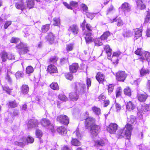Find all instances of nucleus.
<instances>
[{"instance_id": "nucleus-1", "label": "nucleus", "mask_w": 150, "mask_h": 150, "mask_svg": "<svg viewBox=\"0 0 150 150\" xmlns=\"http://www.w3.org/2000/svg\"><path fill=\"white\" fill-rule=\"evenodd\" d=\"M135 118L133 115H131L128 121L129 123H127L123 129L119 130L117 132V135L119 138H121L125 136L127 139H129L131 134V131L132 129V126L130 124L134 123Z\"/></svg>"}, {"instance_id": "nucleus-2", "label": "nucleus", "mask_w": 150, "mask_h": 150, "mask_svg": "<svg viewBox=\"0 0 150 150\" xmlns=\"http://www.w3.org/2000/svg\"><path fill=\"white\" fill-rule=\"evenodd\" d=\"M85 125L87 129H90V132L93 136H96L99 132L100 127L95 124V120L93 117H88L86 119Z\"/></svg>"}, {"instance_id": "nucleus-3", "label": "nucleus", "mask_w": 150, "mask_h": 150, "mask_svg": "<svg viewBox=\"0 0 150 150\" xmlns=\"http://www.w3.org/2000/svg\"><path fill=\"white\" fill-rule=\"evenodd\" d=\"M105 51L106 54L108 55V58L109 59H111L112 61L114 60V59H115L116 61H114L113 62L114 63H116L117 62V57L121 54V52L119 51H117L114 52L113 54L112 57V58H111V55L112 50L111 49L109 45H106L105 47Z\"/></svg>"}, {"instance_id": "nucleus-4", "label": "nucleus", "mask_w": 150, "mask_h": 150, "mask_svg": "<svg viewBox=\"0 0 150 150\" xmlns=\"http://www.w3.org/2000/svg\"><path fill=\"white\" fill-rule=\"evenodd\" d=\"M34 141V138L30 136H28L26 138L25 137H21L19 141L14 142V144L22 147L24 146L27 143H32Z\"/></svg>"}, {"instance_id": "nucleus-5", "label": "nucleus", "mask_w": 150, "mask_h": 150, "mask_svg": "<svg viewBox=\"0 0 150 150\" xmlns=\"http://www.w3.org/2000/svg\"><path fill=\"white\" fill-rule=\"evenodd\" d=\"M18 49V51L19 54L23 55L27 53L29 51L28 48L26 44H23L21 42L16 47Z\"/></svg>"}, {"instance_id": "nucleus-6", "label": "nucleus", "mask_w": 150, "mask_h": 150, "mask_svg": "<svg viewBox=\"0 0 150 150\" xmlns=\"http://www.w3.org/2000/svg\"><path fill=\"white\" fill-rule=\"evenodd\" d=\"M40 123L43 126L47 127L51 130L52 132L53 133L54 132L53 125L50 123V121L48 119H43L40 121Z\"/></svg>"}, {"instance_id": "nucleus-7", "label": "nucleus", "mask_w": 150, "mask_h": 150, "mask_svg": "<svg viewBox=\"0 0 150 150\" xmlns=\"http://www.w3.org/2000/svg\"><path fill=\"white\" fill-rule=\"evenodd\" d=\"M86 85L82 82H76L75 83V88L76 91L81 93H84L86 89Z\"/></svg>"}, {"instance_id": "nucleus-8", "label": "nucleus", "mask_w": 150, "mask_h": 150, "mask_svg": "<svg viewBox=\"0 0 150 150\" xmlns=\"http://www.w3.org/2000/svg\"><path fill=\"white\" fill-rule=\"evenodd\" d=\"M67 30L69 32L72 33L74 35H76L79 31V29L77 25L75 24L68 25Z\"/></svg>"}, {"instance_id": "nucleus-9", "label": "nucleus", "mask_w": 150, "mask_h": 150, "mask_svg": "<svg viewBox=\"0 0 150 150\" xmlns=\"http://www.w3.org/2000/svg\"><path fill=\"white\" fill-rule=\"evenodd\" d=\"M126 77L127 74L124 71H119L116 74V79L119 81H123Z\"/></svg>"}, {"instance_id": "nucleus-10", "label": "nucleus", "mask_w": 150, "mask_h": 150, "mask_svg": "<svg viewBox=\"0 0 150 150\" xmlns=\"http://www.w3.org/2000/svg\"><path fill=\"white\" fill-rule=\"evenodd\" d=\"M118 125L115 123H111L108 127L107 130L110 134H115L117 129Z\"/></svg>"}, {"instance_id": "nucleus-11", "label": "nucleus", "mask_w": 150, "mask_h": 150, "mask_svg": "<svg viewBox=\"0 0 150 150\" xmlns=\"http://www.w3.org/2000/svg\"><path fill=\"white\" fill-rule=\"evenodd\" d=\"M38 120L35 119H31L28 122V126L29 128H35L38 127Z\"/></svg>"}, {"instance_id": "nucleus-12", "label": "nucleus", "mask_w": 150, "mask_h": 150, "mask_svg": "<svg viewBox=\"0 0 150 150\" xmlns=\"http://www.w3.org/2000/svg\"><path fill=\"white\" fill-rule=\"evenodd\" d=\"M91 33L90 32L88 33L87 32H85L83 35V37L85 38L87 44L90 43L93 41V38L91 37Z\"/></svg>"}, {"instance_id": "nucleus-13", "label": "nucleus", "mask_w": 150, "mask_h": 150, "mask_svg": "<svg viewBox=\"0 0 150 150\" xmlns=\"http://www.w3.org/2000/svg\"><path fill=\"white\" fill-rule=\"evenodd\" d=\"M54 36L53 33H50L46 36L45 38L50 44H52L54 42Z\"/></svg>"}, {"instance_id": "nucleus-14", "label": "nucleus", "mask_w": 150, "mask_h": 150, "mask_svg": "<svg viewBox=\"0 0 150 150\" xmlns=\"http://www.w3.org/2000/svg\"><path fill=\"white\" fill-rule=\"evenodd\" d=\"M96 78L99 83H102L104 81L105 77L102 73L98 72L96 76Z\"/></svg>"}, {"instance_id": "nucleus-15", "label": "nucleus", "mask_w": 150, "mask_h": 150, "mask_svg": "<svg viewBox=\"0 0 150 150\" xmlns=\"http://www.w3.org/2000/svg\"><path fill=\"white\" fill-rule=\"evenodd\" d=\"M47 70L51 74H52L54 73H57V67L52 64H50L48 66Z\"/></svg>"}, {"instance_id": "nucleus-16", "label": "nucleus", "mask_w": 150, "mask_h": 150, "mask_svg": "<svg viewBox=\"0 0 150 150\" xmlns=\"http://www.w3.org/2000/svg\"><path fill=\"white\" fill-rule=\"evenodd\" d=\"M145 58L143 56L141 57L140 58V60L143 62L144 60H146L148 62L150 61V53L147 51H145L144 53Z\"/></svg>"}, {"instance_id": "nucleus-17", "label": "nucleus", "mask_w": 150, "mask_h": 150, "mask_svg": "<svg viewBox=\"0 0 150 150\" xmlns=\"http://www.w3.org/2000/svg\"><path fill=\"white\" fill-rule=\"evenodd\" d=\"M150 110V105L144 104L142 105L141 111L144 113H146Z\"/></svg>"}, {"instance_id": "nucleus-18", "label": "nucleus", "mask_w": 150, "mask_h": 150, "mask_svg": "<svg viewBox=\"0 0 150 150\" xmlns=\"http://www.w3.org/2000/svg\"><path fill=\"white\" fill-rule=\"evenodd\" d=\"M15 6L16 8L18 9L22 10L26 8V7L24 5V3L22 0L16 3Z\"/></svg>"}, {"instance_id": "nucleus-19", "label": "nucleus", "mask_w": 150, "mask_h": 150, "mask_svg": "<svg viewBox=\"0 0 150 150\" xmlns=\"http://www.w3.org/2000/svg\"><path fill=\"white\" fill-rule=\"evenodd\" d=\"M70 99L72 101H76L78 98V96L76 92H72L69 95Z\"/></svg>"}, {"instance_id": "nucleus-20", "label": "nucleus", "mask_w": 150, "mask_h": 150, "mask_svg": "<svg viewBox=\"0 0 150 150\" xmlns=\"http://www.w3.org/2000/svg\"><path fill=\"white\" fill-rule=\"evenodd\" d=\"M79 67L78 64L77 63H74L72 64L69 67V69L70 71L72 72H76Z\"/></svg>"}, {"instance_id": "nucleus-21", "label": "nucleus", "mask_w": 150, "mask_h": 150, "mask_svg": "<svg viewBox=\"0 0 150 150\" xmlns=\"http://www.w3.org/2000/svg\"><path fill=\"white\" fill-rule=\"evenodd\" d=\"M57 120L62 124H64L66 121V116L65 115H59L57 117Z\"/></svg>"}, {"instance_id": "nucleus-22", "label": "nucleus", "mask_w": 150, "mask_h": 150, "mask_svg": "<svg viewBox=\"0 0 150 150\" xmlns=\"http://www.w3.org/2000/svg\"><path fill=\"white\" fill-rule=\"evenodd\" d=\"M138 100L140 102L145 101L147 97V96L145 94H139L137 95Z\"/></svg>"}, {"instance_id": "nucleus-23", "label": "nucleus", "mask_w": 150, "mask_h": 150, "mask_svg": "<svg viewBox=\"0 0 150 150\" xmlns=\"http://www.w3.org/2000/svg\"><path fill=\"white\" fill-rule=\"evenodd\" d=\"M70 6H69V4L66 3V7L68 9H72L71 7H76L78 6V4L77 2L71 1L70 2Z\"/></svg>"}, {"instance_id": "nucleus-24", "label": "nucleus", "mask_w": 150, "mask_h": 150, "mask_svg": "<svg viewBox=\"0 0 150 150\" xmlns=\"http://www.w3.org/2000/svg\"><path fill=\"white\" fill-rule=\"evenodd\" d=\"M126 106L127 109L129 110H133L135 108L134 105L131 101H129L127 103Z\"/></svg>"}, {"instance_id": "nucleus-25", "label": "nucleus", "mask_w": 150, "mask_h": 150, "mask_svg": "<svg viewBox=\"0 0 150 150\" xmlns=\"http://www.w3.org/2000/svg\"><path fill=\"white\" fill-rule=\"evenodd\" d=\"M122 9H130L131 8V5L128 3L125 2L121 5L119 8Z\"/></svg>"}, {"instance_id": "nucleus-26", "label": "nucleus", "mask_w": 150, "mask_h": 150, "mask_svg": "<svg viewBox=\"0 0 150 150\" xmlns=\"http://www.w3.org/2000/svg\"><path fill=\"white\" fill-rule=\"evenodd\" d=\"M21 90L22 93L23 94H26L29 91V87L27 85H23L22 86Z\"/></svg>"}, {"instance_id": "nucleus-27", "label": "nucleus", "mask_w": 150, "mask_h": 150, "mask_svg": "<svg viewBox=\"0 0 150 150\" xmlns=\"http://www.w3.org/2000/svg\"><path fill=\"white\" fill-rule=\"evenodd\" d=\"M136 3L139 8L140 9H144L145 8V6L142 4V0H137Z\"/></svg>"}, {"instance_id": "nucleus-28", "label": "nucleus", "mask_w": 150, "mask_h": 150, "mask_svg": "<svg viewBox=\"0 0 150 150\" xmlns=\"http://www.w3.org/2000/svg\"><path fill=\"white\" fill-rule=\"evenodd\" d=\"M135 38L136 39H137L139 37L141 36L142 35V31L138 29H134Z\"/></svg>"}, {"instance_id": "nucleus-29", "label": "nucleus", "mask_w": 150, "mask_h": 150, "mask_svg": "<svg viewBox=\"0 0 150 150\" xmlns=\"http://www.w3.org/2000/svg\"><path fill=\"white\" fill-rule=\"evenodd\" d=\"M110 33L109 31H106L101 36L100 38L101 40H105L110 35Z\"/></svg>"}, {"instance_id": "nucleus-30", "label": "nucleus", "mask_w": 150, "mask_h": 150, "mask_svg": "<svg viewBox=\"0 0 150 150\" xmlns=\"http://www.w3.org/2000/svg\"><path fill=\"white\" fill-rule=\"evenodd\" d=\"M28 7L29 9L32 8L34 5V0H26Z\"/></svg>"}, {"instance_id": "nucleus-31", "label": "nucleus", "mask_w": 150, "mask_h": 150, "mask_svg": "<svg viewBox=\"0 0 150 150\" xmlns=\"http://www.w3.org/2000/svg\"><path fill=\"white\" fill-rule=\"evenodd\" d=\"M50 28V24H47L42 26L41 31L42 33H45L48 31Z\"/></svg>"}, {"instance_id": "nucleus-32", "label": "nucleus", "mask_w": 150, "mask_h": 150, "mask_svg": "<svg viewBox=\"0 0 150 150\" xmlns=\"http://www.w3.org/2000/svg\"><path fill=\"white\" fill-rule=\"evenodd\" d=\"M72 145L75 146H79L81 145V142L76 139H72L71 141Z\"/></svg>"}, {"instance_id": "nucleus-33", "label": "nucleus", "mask_w": 150, "mask_h": 150, "mask_svg": "<svg viewBox=\"0 0 150 150\" xmlns=\"http://www.w3.org/2000/svg\"><path fill=\"white\" fill-rule=\"evenodd\" d=\"M117 21V25L118 26H122L123 24V22L120 18H117V17L114 19L111 22H113Z\"/></svg>"}, {"instance_id": "nucleus-34", "label": "nucleus", "mask_w": 150, "mask_h": 150, "mask_svg": "<svg viewBox=\"0 0 150 150\" xmlns=\"http://www.w3.org/2000/svg\"><path fill=\"white\" fill-rule=\"evenodd\" d=\"M66 128L63 126L59 127L57 128V131L59 134L63 135L64 134Z\"/></svg>"}, {"instance_id": "nucleus-35", "label": "nucleus", "mask_w": 150, "mask_h": 150, "mask_svg": "<svg viewBox=\"0 0 150 150\" xmlns=\"http://www.w3.org/2000/svg\"><path fill=\"white\" fill-rule=\"evenodd\" d=\"M0 57L2 59L3 62H5L8 59L7 53L5 52H2L1 55H0Z\"/></svg>"}, {"instance_id": "nucleus-36", "label": "nucleus", "mask_w": 150, "mask_h": 150, "mask_svg": "<svg viewBox=\"0 0 150 150\" xmlns=\"http://www.w3.org/2000/svg\"><path fill=\"white\" fill-rule=\"evenodd\" d=\"M51 88L55 90H58L59 89L58 85L57 83H52L50 85Z\"/></svg>"}, {"instance_id": "nucleus-37", "label": "nucleus", "mask_w": 150, "mask_h": 150, "mask_svg": "<svg viewBox=\"0 0 150 150\" xmlns=\"http://www.w3.org/2000/svg\"><path fill=\"white\" fill-rule=\"evenodd\" d=\"M92 109L96 115H99L100 114V108L96 106H94L92 107Z\"/></svg>"}, {"instance_id": "nucleus-38", "label": "nucleus", "mask_w": 150, "mask_h": 150, "mask_svg": "<svg viewBox=\"0 0 150 150\" xmlns=\"http://www.w3.org/2000/svg\"><path fill=\"white\" fill-rule=\"evenodd\" d=\"M53 25L56 26H59L60 25V19L59 18H54L53 20Z\"/></svg>"}, {"instance_id": "nucleus-39", "label": "nucleus", "mask_w": 150, "mask_h": 150, "mask_svg": "<svg viewBox=\"0 0 150 150\" xmlns=\"http://www.w3.org/2000/svg\"><path fill=\"white\" fill-rule=\"evenodd\" d=\"M124 94L129 96L131 95V90L129 87H126L124 90Z\"/></svg>"}, {"instance_id": "nucleus-40", "label": "nucleus", "mask_w": 150, "mask_h": 150, "mask_svg": "<svg viewBox=\"0 0 150 150\" xmlns=\"http://www.w3.org/2000/svg\"><path fill=\"white\" fill-rule=\"evenodd\" d=\"M15 76L17 79H20L23 77L24 73L22 71H18L15 74Z\"/></svg>"}, {"instance_id": "nucleus-41", "label": "nucleus", "mask_w": 150, "mask_h": 150, "mask_svg": "<svg viewBox=\"0 0 150 150\" xmlns=\"http://www.w3.org/2000/svg\"><path fill=\"white\" fill-rule=\"evenodd\" d=\"M132 35V33L129 30H125L124 31L123 35L124 37H129Z\"/></svg>"}, {"instance_id": "nucleus-42", "label": "nucleus", "mask_w": 150, "mask_h": 150, "mask_svg": "<svg viewBox=\"0 0 150 150\" xmlns=\"http://www.w3.org/2000/svg\"><path fill=\"white\" fill-rule=\"evenodd\" d=\"M149 69L142 68L140 71V75L143 76L149 74Z\"/></svg>"}, {"instance_id": "nucleus-43", "label": "nucleus", "mask_w": 150, "mask_h": 150, "mask_svg": "<svg viewBox=\"0 0 150 150\" xmlns=\"http://www.w3.org/2000/svg\"><path fill=\"white\" fill-rule=\"evenodd\" d=\"M9 106L11 108H15L17 106V104L15 100L10 101L8 103Z\"/></svg>"}, {"instance_id": "nucleus-44", "label": "nucleus", "mask_w": 150, "mask_h": 150, "mask_svg": "<svg viewBox=\"0 0 150 150\" xmlns=\"http://www.w3.org/2000/svg\"><path fill=\"white\" fill-rule=\"evenodd\" d=\"M102 40L99 38L96 39L94 42L95 45L97 46L102 45H103V42H102Z\"/></svg>"}, {"instance_id": "nucleus-45", "label": "nucleus", "mask_w": 150, "mask_h": 150, "mask_svg": "<svg viewBox=\"0 0 150 150\" xmlns=\"http://www.w3.org/2000/svg\"><path fill=\"white\" fill-rule=\"evenodd\" d=\"M6 80L10 84H11L12 82V79L10 75L7 74L5 76Z\"/></svg>"}, {"instance_id": "nucleus-46", "label": "nucleus", "mask_w": 150, "mask_h": 150, "mask_svg": "<svg viewBox=\"0 0 150 150\" xmlns=\"http://www.w3.org/2000/svg\"><path fill=\"white\" fill-rule=\"evenodd\" d=\"M33 71L34 69L33 67L31 66H29L27 67L26 72L27 73L29 74L33 73Z\"/></svg>"}, {"instance_id": "nucleus-47", "label": "nucleus", "mask_w": 150, "mask_h": 150, "mask_svg": "<svg viewBox=\"0 0 150 150\" xmlns=\"http://www.w3.org/2000/svg\"><path fill=\"white\" fill-rule=\"evenodd\" d=\"M73 48V44L70 43L66 45V51L68 52L72 51Z\"/></svg>"}, {"instance_id": "nucleus-48", "label": "nucleus", "mask_w": 150, "mask_h": 150, "mask_svg": "<svg viewBox=\"0 0 150 150\" xmlns=\"http://www.w3.org/2000/svg\"><path fill=\"white\" fill-rule=\"evenodd\" d=\"M105 142L104 140H98L96 142V145H99L100 146H103L105 144Z\"/></svg>"}, {"instance_id": "nucleus-49", "label": "nucleus", "mask_w": 150, "mask_h": 150, "mask_svg": "<svg viewBox=\"0 0 150 150\" xmlns=\"http://www.w3.org/2000/svg\"><path fill=\"white\" fill-rule=\"evenodd\" d=\"M122 92V90L120 87H118L117 88L116 91L117 97H118L121 95Z\"/></svg>"}, {"instance_id": "nucleus-50", "label": "nucleus", "mask_w": 150, "mask_h": 150, "mask_svg": "<svg viewBox=\"0 0 150 150\" xmlns=\"http://www.w3.org/2000/svg\"><path fill=\"white\" fill-rule=\"evenodd\" d=\"M58 59V58L56 57H52L50 58L49 61L52 63H54L57 62Z\"/></svg>"}, {"instance_id": "nucleus-51", "label": "nucleus", "mask_w": 150, "mask_h": 150, "mask_svg": "<svg viewBox=\"0 0 150 150\" xmlns=\"http://www.w3.org/2000/svg\"><path fill=\"white\" fill-rule=\"evenodd\" d=\"M141 48H138L135 52V53L137 55H142L143 52Z\"/></svg>"}, {"instance_id": "nucleus-52", "label": "nucleus", "mask_w": 150, "mask_h": 150, "mask_svg": "<svg viewBox=\"0 0 150 150\" xmlns=\"http://www.w3.org/2000/svg\"><path fill=\"white\" fill-rule=\"evenodd\" d=\"M2 88L4 91H5L8 94H10L11 90L7 86H2Z\"/></svg>"}, {"instance_id": "nucleus-53", "label": "nucleus", "mask_w": 150, "mask_h": 150, "mask_svg": "<svg viewBox=\"0 0 150 150\" xmlns=\"http://www.w3.org/2000/svg\"><path fill=\"white\" fill-rule=\"evenodd\" d=\"M150 18V10L147 11V15L145 18V23H147L149 21Z\"/></svg>"}, {"instance_id": "nucleus-54", "label": "nucleus", "mask_w": 150, "mask_h": 150, "mask_svg": "<svg viewBox=\"0 0 150 150\" xmlns=\"http://www.w3.org/2000/svg\"><path fill=\"white\" fill-rule=\"evenodd\" d=\"M36 135L38 137L40 138L42 135V132L40 130L37 129L36 131Z\"/></svg>"}, {"instance_id": "nucleus-55", "label": "nucleus", "mask_w": 150, "mask_h": 150, "mask_svg": "<svg viewBox=\"0 0 150 150\" xmlns=\"http://www.w3.org/2000/svg\"><path fill=\"white\" fill-rule=\"evenodd\" d=\"M114 86L112 84L109 85L108 87V90L109 93L110 94L113 91Z\"/></svg>"}, {"instance_id": "nucleus-56", "label": "nucleus", "mask_w": 150, "mask_h": 150, "mask_svg": "<svg viewBox=\"0 0 150 150\" xmlns=\"http://www.w3.org/2000/svg\"><path fill=\"white\" fill-rule=\"evenodd\" d=\"M66 78L68 79L71 80L73 78V75L71 72H70L66 75Z\"/></svg>"}, {"instance_id": "nucleus-57", "label": "nucleus", "mask_w": 150, "mask_h": 150, "mask_svg": "<svg viewBox=\"0 0 150 150\" xmlns=\"http://www.w3.org/2000/svg\"><path fill=\"white\" fill-rule=\"evenodd\" d=\"M19 41V39L18 38L15 37H12L10 40V42L11 43H16L17 42Z\"/></svg>"}, {"instance_id": "nucleus-58", "label": "nucleus", "mask_w": 150, "mask_h": 150, "mask_svg": "<svg viewBox=\"0 0 150 150\" xmlns=\"http://www.w3.org/2000/svg\"><path fill=\"white\" fill-rule=\"evenodd\" d=\"M141 81V79H137L136 80L133 81L131 82L132 84L138 85Z\"/></svg>"}, {"instance_id": "nucleus-59", "label": "nucleus", "mask_w": 150, "mask_h": 150, "mask_svg": "<svg viewBox=\"0 0 150 150\" xmlns=\"http://www.w3.org/2000/svg\"><path fill=\"white\" fill-rule=\"evenodd\" d=\"M115 109L117 112H119L121 108V106L120 104L116 103H115Z\"/></svg>"}, {"instance_id": "nucleus-60", "label": "nucleus", "mask_w": 150, "mask_h": 150, "mask_svg": "<svg viewBox=\"0 0 150 150\" xmlns=\"http://www.w3.org/2000/svg\"><path fill=\"white\" fill-rule=\"evenodd\" d=\"M7 57L9 59H15L14 55L10 53L7 54Z\"/></svg>"}, {"instance_id": "nucleus-61", "label": "nucleus", "mask_w": 150, "mask_h": 150, "mask_svg": "<svg viewBox=\"0 0 150 150\" xmlns=\"http://www.w3.org/2000/svg\"><path fill=\"white\" fill-rule=\"evenodd\" d=\"M74 134H75L76 135V137L78 138H79L81 137V134L79 132V130L78 129H77L76 131L74 132Z\"/></svg>"}, {"instance_id": "nucleus-62", "label": "nucleus", "mask_w": 150, "mask_h": 150, "mask_svg": "<svg viewBox=\"0 0 150 150\" xmlns=\"http://www.w3.org/2000/svg\"><path fill=\"white\" fill-rule=\"evenodd\" d=\"M86 82L87 88L88 89L91 85V79L90 78H87L86 80Z\"/></svg>"}, {"instance_id": "nucleus-63", "label": "nucleus", "mask_w": 150, "mask_h": 150, "mask_svg": "<svg viewBox=\"0 0 150 150\" xmlns=\"http://www.w3.org/2000/svg\"><path fill=\"white\" fill-rule=\"evenodd\" d=\"M58 98L59 99L62 101H65V96L62 94H60Z\"/></svg>"}, {"instance_id": "nucleus-64", "label": "nucleus", "mask_w": 150, "mask_h": 150, "mask_svg": "<svg viewBox=\"0 0 150 150\" xmlns=\"http://www.w3.org/2000/svg\"><path fill=\"white\" fill-rule=\"evenodd\" d=\"M95 14L94 13H91L87 12L86 14L87 17L90 18H92L95 16Z\"/></svg>"}]
</instances>
